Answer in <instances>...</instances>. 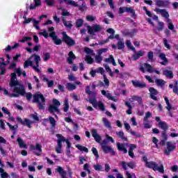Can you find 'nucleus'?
<instances>
[{"label":"nucleus","mask_w":178,"mask_h":178,"mask_svg":"<svg viewBox=\"0 0 178 178\" xmlns=\"http://www.w3.org/2000/svg\"><path fill=\"white\" fill-rule=\"evenodd\" d=\"M65 27H66L67 29H72V27H73V24H72L71 21H66V19L63 17L61 19Z\"/></svg>","instance_id":"nucleus-25"},{"label":"nucleus","mask_w":178,"mask_h":178,"mask_svg":"<svg viewBox=\"0 0 178 178\" xmlns=\"http://www.w3.org/2000/svg\"><path fill=\"white\" fill-rule=\"evenodd\" d=\"M102 149L103 150L104 154H108V152H111L113 155H116V152L112 149V147L111 146L108 145V140H104L100 143Z\"/></svg>","instance_id":"nucleus-7"},{"label":"nucleus","mask_w":178,"mask_h":178,"mask_svg":"<svg viewBox=\"0 0 178 178\" xmlns=\"http://www.w3.org/2000/svg\"><path fill=\"white\" fill-rule=\"evenodd\" d=\"M149 91L150 92V98L152 99H154V101H158V98L155 95H158V90L154 88H150L149 89Z\"/></svg>","instance_id":"nucleus-18"},{"label":"nucleus","mask_w":178,"mask_h":178,"mask_svg":"<svg viewBox=\"0 0 178 178\" xmlns=\"http://www.w3.org/2000/svg\"><path fill=\"white\" fill-rule=\"evenodd\" d=\"M104 62L107 63H112L113 66H116V62H115V58H113V56L111 55L108 58H105Z\"/></svg>","instance_id":"nucleus-34"},{"label":"nucleus","mask_w":178,"mask_h":178,"mask_svg":"<svg viewBox=\"0 0 178 178\" xmlns=\"http://www.w3.org/2000/svg\"><path fill=\"white\" fill-rule=\"evenodd\" d=\"M154 83H156V84L159 87H161V88H163V86H165V84H166V81H165L163 79H156Z\"/></svg>","instance_id":"nucleus-27"},{"label":"nucleus","mask_w":178,"mask_h":178,"mask_svg":"<svg viewBox=\"0 0 178 178\" xmlns=\"http://www.w3.org/2000/svg\"><path fill=\"white\" fill-rule=\"evenodd\" d=\"M147 58L150 62H154L155 60H154V52L152 51H149L147 53Z\"/></svg>","instance_id":"nucleus-52"},{"label":"nucleus","mask_w":178,"mask_h":178,"mask_svg":"<svg viewBox=\"0 0 178 178\" xmlns=\"http://www.w3.org/2000/svg\"><path fill=\"white\" fill-rule=\"evenodd\" d=\"M56 137H57V138H58L57 140V143L58 144H62V143H65V141L66 142L67 139L65 138V137H63L61 134H58L56 135Z\"/></svg>","instance_id":"nucleus-35"},{"label":"nucleus","mask_w":178,"mask_h":178,"mask_svg":"<svg viewBox=\"0 0 178 178\" xmlns=\"http://www.w3.org/2000/svg\"><path fill=\"white\" fill-rule=\"evenodd\" d=\"M92 136L95 138L96 143H101V136L98 134V132L97 131V129H93L91 130Z\"/></svg>","instance_id":"nucleus-17"},{"label":"nucleus","mask_w":178,"mask_h":178,"mask_svg":"<svg viewBox=\"0 0 178 178\" xmlns=\"http://www.w3.org/2000/svg\"><path fill=\"white\" fill-rule=\"evenodd\" d=\"M65 87L68 91H73V90H76V88H77V86L72 83H67Z\"/></svg>","instance_id":"nucleus-31"},{"label":"nucleus","mask_w":178,"mask_h":178,"mask_svg":"<svg viewBox=\"0 0 178 178\" xmlns=\"http://www.w3.org/2000/svg\"><path fill=\"white\" fill-rule=\"evenodd\" d=\"M1 178H10V175L8 172H5L4 169H1Z\"/></svg>","instance_id":"nucleus-44"},{"label":"nucleus","mask_w":178,"mask_h":178,"mask_svg":"<svg viewBox=\"0 0 178 178\" xmlns=\"http://www.w3.org/2000/svg\"><path fill=\"white\" fill-rule=\"evenodd\" d=\"M116 136H118V137H119V138H121V140H122V141H127V137H126L124 136V133L123 131H117Z\"/></svg>","instance_id":"nucleus-28"},{"label":"nucleus","mask_w":178,"mask_h":178,"mask_svg":"<svg viewBox=\"0 0 178 178\" xmlns=\"http://www.w3.org/2000/svg\"><path fill=\"white\" fill-rule=\"evenodd\" d=\"M96 17L93 15H87L86 16V20L88 22H94L95 20Z\"/></svg>","instance_id":"nucleus-63"},{"label":"nucleus","mask_w":178,"mask_h":178,"mask_svg":"<svg viewBox=\"0 0 178 178\" xmlns=\"http://www.w3.org/2000/svg\"><path fill=\"white\" fill-rule=\"evenodd\" d=\"M124 126L127 130V131H129V133H130L132 136H134V137H136V138H139V137H141V136L140 135V134H137V132L130 129H131V127H130V124L127 122H124Z\"/></svg>","instance_id":"nucleus-14"},{"label":"nucleus","mask_w":178,"mask_h":178,"mask_svg":"<svg viewBox=\"0 0 178 178\" xmlns=\"http://www.w3.org/2000/svg\"><path fill=\"white\" fill-rule=\"evenodd\" d=\"M166 147L167 148L164 150V154L165 155L169 156L170 155V152L176 149V143L172 142H167Z\"/></svg>","instance_id":"nucleus-10"},{"label":"nucleus","mask_w":178,"mask_h":178,"mask_svg":"<svg viewBox=\"0 0 178 178\" xmlns=\"http://www.w3.org/2000/svg\"><path fill=\"white\" fill-rule=\"evenodd\" d=\"M42 58L44 62H47L51 59V54L49 52L44 51Z\"/></svg>","instance_id":"nucleus-32"},{"label":"nucleus","mask_w":178,"mask_h":178,"mask_svg":"<svg viewBox=\"0 0 178 178\" xmlns=\"http://www.w3.org/2000/svg\"><path fill=\"white\" fill-rule=\"evenodd\" d=\"M68 58H67V61L69 63V65L73 64V60L76 59V56L74 54H73V51H70L68 54Z\"/></svg>","instance_id":"nucleus-23"},{"label":"nucleus","mask_w":178,"mask_h":178,"mask_svg":"<svg viewBox=\"0 0 178 178\" xmlns=\"http://www.w3.org/2000/svg\"><path fill=\"white\" fill-rule=\"evenodd\" d=\"M92 152L95 155V156L96 157V159H98V158H99V154H98V150H97V148L92 147Z\"/></svg>","instance_id":"nucleus-60"},{"label":"nucleus","mask_w":178,"mask_h":178,"mask_svg":"<svg viewBox=\"0 0 178 178\" xmlns=\"http://www.w3.org/2000/svg\"><path fill=\"white\" fill-rule=\"evenodd\" d=\"M39 35H44V38H48L49 37H50L51 38H52L56 45L62 44L61 39L56 36V33L55 32H51L49 35H48V32L44 30L42 32L39 33Z\"/></svg>","instance_id":"nucleus-3"},{"label":"nucleus","mask_w":178,"mask_h":178,"mask_svg":"<svg viewBox=\"0 0 178 178\" xmlns=\"http://www.w3.org/2000/svg\"><path fill=\"white\" fill-rule=\"evenodd\" d=\"M103 77H104V83H105V86L108 88L109 87V80L108 79V78L106 77V74H103Z\"/></svg>","instance_id":"nucleus-61"},{"label":"nucleus","mask_w":178,"mask_h":178,"mask_svg":"<svg viewBox=\"0 0 178 178\" xmlns=\"http://www.w3.org/2000/svg\"><path fill=\"white\" fill-rule=\"evenodd\" d=\"M156 55H158L159 58L163 60L160 64L163 66H166L168 63H169V60L166 58V54L161 51V50H158Z\"/></svg>","instance_id":"nucleus-11"},{"label":"nucleus","mask_w":178,"mask_h":178,"mask_svg":"<svg viewBox=\"0 0 178 178\" xmlns=\"http://www.w3.org/2000/svg\"><path fill=\"white\" fill-rule=\"evenodd\" d=\"M58 10H62L61 16H71L70 13H69V11L65 8H58Z\"/></svg>","instance_id":"nucleus-39"},{"label":"nucleus","mask_w":178,"mask_h":178,"mask_svg":"<svg viewBox=\"0 0 178 178\" xmlns=\"http://www.w3.org/2000/svg\"><path fill=\"white\" fill-rule=\"evenodd\" d=\"M76 147L78 148V149H79V151H82L83 152H88V149L86 147L81 145H76Z\"/></svg>","instance_id":"nucleus-50"},{"label":"nucleus","mask_w":178,"mask_h":178,"mask_svg":"<svg viewBox=\"0 0 178 178\" xmlns=\"http://www.w3.org/2000/svg\"><path fill=\"white\" fill-rule=\"evenodd\" d=\"M108 48H103V49H99L97 50V55H102V54H106L108 52Z\"/></svg>","instance_id":"nucleus-48"},{"label":"nucleus","mask_w":178,"mask_h":178,"mask_svg":"<svg viewBox=\"0 0 178 178\" xmlns=\"http://www.w3.org/2000/svg\"><path fill=\"white\" fill-rule=\"evenodd\" d=\"M163 76H165L167 79H173V72L170 70H165L163 71Z\"/></svg>","instance_id":"nucleus-26"},{"label":"nucleus","mask_w":178,"mask_h":178,"mask_svg":"<svg viewBox=\"0 0 178 178\" xmlns=\"http://www.w3.org/2000/svg\"><path fill=\"white\" fill-rule=\"evenodd\" d=\"M31 59L33 58V60L35 63L36 65L35 67H38L40 66V62L41 61V57H40V56L37 55V54H33L31 56Z\"/></svg>","instance_id":"nucleus-22"},{"label":"nucleus","mask_w":178,"mask_h":178,"mask_svg":"<svg viewBox=\"0 0 178 178\" xmlns=\"http://www.w3.org/2000/svg\"><path fill=\"white\" fill-rule=\"evenodd\" d=\"M102 122H104V126L107 127V129H111L112 127L111 126V122L109 120H108V119L103 118Z\"/></svg>","instance_id":"nucleus-42"},{"label":"nucleus","mask_w":178,"mask_h":178,"mask_svg":"<svg viewBox=\"0 0 178 178\" xmlns=\"http://www.w3.org/2000/svg\"><path fill=\"white\" fill-rule=\"evenodd\" d=\"M167 23L168 24V29L169 30H173L175 29V25L172 23V20L170 19H168Z\"/></svg>","instance_id":"nucleus-59"},{"label":"nucleus","mask_w":178,"mask_h":178,"mask_svg":"<svg viewBox=\"0 0 178 178\" xmlns=\"http://www.w3.org/2000/svg\"><path fill=\"white\" fill-rule=\"evenodd\" d=\"M117 47L118 49H123L124 48V40L123 39H119Z\"/></svg>","instance_id":"nucleus-38"},{"label":"nucleus","mask_w":178,"mask_h":178,"mask_svg":"<svg viewBox=\"0 0 178 178\" xmlns=\"http://www.w3.org/2000/svg\"><path fill=\"white\" fill-rule=\"evenodd\" d=\"M129 149L128 154L131 156V158H134V153L133 152V151H134V149L137 148V145L134 144H131L129 145Z\"/></svg>","instance_id":"nucleus-24"},{"label":"nucleus","mask_w":178,"mask_h":178,"mask_svg":"<svg viewBox=\"0 0 178 178\" xmlns=\"http://www.w3.org/2000/svg\"><path fill=\"white\" fill-rule=\"evenodd\" d=\"M10 87H14L13 92L10 94V97H13L14 98H17V97H24L26 95V99L30 101L31 98H33V95L30 92L26 93L24 90V87L22 85L19 81H17V78H16V74H11V79H10Z\"/></svg>","instance_id":"nucleus-1"},{"label":"nucleus","mask_w":178,"mask_h":178,"mask_svg":"<svg viewBox=\"0 0 178 178\" xmlns=\"http://www.w3.org/2000/svg\"><path fill=\"white\" fill-rule=\"evenodd\" d=\"M117 147H118V149H119V151H123V152H124V154H127V149H126V147H124V144L118 143Z\"/></svg>","instance_id":"nucleus-29"},{"label":"nucleus","mask_w":178,"mask_h":178,"mask_svg":"<svg viewBox=\"0 0 178 178\" xmlns=\"http://www.w3.org/2000/svg\"><path fill=\"white\" fill-rule=\"evenodd\" d=\"M158 126L160 127V129H162V130H168V129H169L168 124H166L165 122H159Z\"/></svg>","instance_id":"nucleus-37"},{"label":"nucleus","mask_w":178,"mask_h":178,"mask_svg":"<svg viewBox=\"0 0 178 178\" xmlns=\"http://www.w3.org/2000/svg\"><path fill=\"white\" fill-rule=\"evenodd\" d=\"M154 10L156 12V13H159L160 15H161L163 17L167 19V20L168 19H169V13L168 12V10H166V9H161L156 8Z\"/></svg>","instance_id":"nucleus-15"},{"label":"nucleus","mask_w":178,"mask_h":178,"mask_svg":"<svg viewBox=\"0 0 178 178\" xmlns=\"http://www.w3.org/2000/svg\"><path fill=\"white\" fill-rule=\"evenodd\" d=\"M134 33H136V31L134 30H132L131 31H129L127 30L122 31V34H124V35H129V37H133L134 35Z\"/></svg>","instance_id":"nucleus-40"},{"label":"nucleus","mask_w":178,"mask_h":178,"mask_svg":"<svg viewBox=\"0 0 178 178\" xmlns=\"http://www.w3.org/2000/svg\"><path fill=\"white\" fill-rule=\"evenodd\" d=\"M88 101L90 102V104H92V105L94 108H97V104L98 102H97V99L95 98H90V99H89Z\"/></svg>","instance_id":"nucleus-53"},{"label":"nucleus","mask_w":178,"mask_h":178,"mask_svg":"<svg viewBox=\"0 0 178 178\" xmlns=\"http://www.w3.org/2000/svg\"><path fill=\"white\" fill-rule=\"evenodd\" d=\"M17 121L19 122V123H21V124H22L23 126H26L27 127H29V129H31V124L34 123V122L27 118H25L23 120V119H22V118L20 117H17Z\"/></svg>","instance_id":"nucleus-12"},{"label":"nucleus","mask_w":178,"mask_h":178,"mask_svg":"<svg viewBox=\"0 0 178 178\" xmlns=\"http://www.w3.org/2000/svg\"><path fill=\"white\" fill-rule=\"evenodd\" d=\"M143 124L145 129H151V127H152V126L149 124V121L148 120H143Z\"/></svg>","instance_id":"nucleus-56"},{"label":"nucleus","mask_w":178,"mask_h":178,"mask_svg":"<svg viewBox=\"0 0 178 178\" xmlns=\"http://www.w3.org/2000/svg\"><path fill=\"white\" fill-rule=\"evenodd\" d=\"M67 2L68 5H71L72 6H74L75 8H77V6H79V4H77V3H76V1L73 0H67Z\"/></svg>","instance_id":"nucleus-58"},{"label":"nucleus","mask_w":178,"mask_h":178,"mask_svg":"<svg viewBox=\"0 0 178 178\" xmlns=\"http://www.w3.org/2000/svg\"><path fill=\"white\" fill-rule=\"evenodd\" d=\"M84 23V21L83 20V19H76L75 24H76V27H77V29L82 27L83 24Z\"/></svg>","instance_id":"nucleus-43"},{"label":"nucleus","mask_w":178,"mask_h":178,"mask_svg":"<svg viewBox=\"0 0 178 178\" xmlns=\"http://www.w3.org/2000/svg\"><path fill=\"white\" fill-rule=\"evenodd\" d=\"M139 70L142 73H145V72H148V73H156V74H161V72L156 70L152 67V66L147 63H144L143 65H140L139 67Z\"/></svg>","instance_id":"nucleus-5"},{"label":"nucleus","mask_w":178,"mask_h":178,"mask_svg":"<svg viewBox=\"0 0 178 178\" xmlns=\"http://www.w3.org/2000/svg\"><path fill=\"white\" fill-rule=\"evenodd\" d=\"M102 59H103L102 57L99 54H97L95 57L96 63H101L102 62Z\"/></svg>","instance_id":"nucleus-57"},{"label":"nucleus","mask_w":178,"mask_h":178,"mask_svg":"<svg viewBox=\"0 0 178 178\" xmlns=\"http://www.w3.org/2000/svg\"><path fill=\"white\" fill-rule=\"evenodd\" d=\"M63 111L67 112L69 111V99H65L63 104Z\"/></svg>","instance_id":"nucleus-45"},{"label":"nucleus","mask_w":178,"mask_h":178,"mask_svg":"<svg viewBox=\"0 0 178 178\" xmlns=\"http://www.w3.org/2000/svg\"><path fill=\"white\" fill-rule=\"evenodd\" d=\"M134 51H135V54L132 56L134 60H138V59H140L141 56H144V55H145V51H144L140 50L138 51H136L135 50Z\"/></svg>","instance_id":"nucleus-19"},{"label":"nucleus","mask_w":178,"mask_h":178,"mask_svg":"<svg viewBox=\"0 0 178 178\" xmlns=\"http://www.w3.org/2000/svg\"><path fill=\"white\" fill-rule=\"evenodd\" d=\"M31 149H36L38 152H42V146L40 143H36V146L31 145Z\"/></svg>","instance_id":"nucleus-36"},{"label":"nucleus","mask_w":178,"mask_h":178,"mask_svg":"<svg viewBox=\"0 0 178 178\" xmlns=\"http://www.w3.org/2000/svg\"><path fill=\"white\" fill-rule=\"evenodd\" d=\"M131 83L133 86H134V87H138L139 88H144L147 87V84H145V83L140 82L138 81H132Z\"/></svg>","instance_id":"nucleus-21"},{"label":"nucleus","mask_w":178,"mask_h":178,"mask_svg":"<svg viewBox=\"0 0 178 178\" xmlns=\"http://www.w3.org/2000/svg\"><path fill=\"white\" fill-rule=\"evenodd\" d=\"M97 106L100 111H105V105H104V103H102V102H97Z\"/></svg>","instance_id":"nucleus-54"},{"label":"nucleus","mask_w":178,"mask_h":178,"mask_svg":"<svg viewBox=\"0 0 178 178\" xmlns=\"http://www.w3.org/2000/svg\"><path fill=\"white\" fill-rule=\"evenodd\" d=\"M156 6L159 8H166L170 3L168 1L155 0Z\"/></svg>","instance_id":"nucleus-20"},{"label":"nucleus","mask_w":178,"mask_h":178,"mask_svg":"<svg viewBox=\"0 0 178 178\" xmlns=\"http://www.w3.org/2000/svg\"><path fill=\"white\" fill-rule=\"evenodd\" d=\"M84 51H85L86 54H87L89 56L90 55H95V54L94 53V50H92L88 47H85Z\"/></svg>","instance_id":"nucleus-51"},{"label":"nucleus","mask_w":178,"mask_h":178,"mask_svg":"<svg viewBox=\"0 0 178 178\" xmlns=\"http://www.w3.org/2000/svg\"><path fill=\"white\" fill-rule=\"evenodd\" d=\"M102 95H104V97H106V98H108V99H110V101H113L114 102H118V99L115 98V97L112 96V95H111V93L106 92V90H102L101 91Z\"/></svg>","instance_id":"nucleus-16"},{"label":"nucleus","mask_w":178,"mask_h":178,"mask_svg":"<svg viewBox=\"0 0 178 178\" xmlns=\"http://www.w3.org/2000/svg\"><path fill=\"white\" fill-rule=\"evenodd\" d=\"M49 122L50 124H51V127H55V126H56V120L51 116L49 117Z\"/></svg>","instance_id":"nucleus-49"},{"label":"nucleus","mask_w":178,"mask_h":178,"mask_svg":"<svg viewBox=\"0 0 178 178\" xmlns=\"http://www.w3.org/2000/svg\"><path fill=\"white\" fill-rule=\"evenodd\" d=\"M62 34H63L62 40L63 42L67 44L68 47H73L76 45V41H74V40H73L72 38L67 35V34H66V32H63Z\"/></svg>","instance_id":"nucleus-8"},{"label":"nucleus","mask_w":178,"mask_h":178,"mask_svg":"<svg viewBox=\"0 0 178 178\" xmlns=\"http://www.w3.org/2000/svg\"><path fill=\"white\" fill-rule=\"evenodd\" d=\"M126 45L131 51H136V48H134V47H133V45H131V42H130V40H127Z\"/></svg>","instance_id":"nucleus-55"},{"label":"nucleus","mask_w":178,"mask_h":178,"mask_svg":"<svg viewBox=\"0 0 178 178\" xmlns=\"http://www.w3.org/2000/svg\"><path fill=\"white\" fill-rule=\"evenodd\" d=\"M93 168L95 169V170H97L98 172L102 170V165H101L100 164L97 163L96 165H93Z\"/></svg>","instance_id":"nucleus-62"},{"label":"nucleus","mask_w":178,"mask_h":178,"mask_svg":"<svg viewBox=\"0 0 178 178\" xmlns=\"http://www.w3.org/2000/svg\"><path fill=\"white\" fill-rule=\"evenodd\" d=\"M35 4H31L30 6V9L31 10H33L34 9H35L36 8H38V6H41V0H33Z\"/></svg>","instance_id":"nucleus-30"},{"label":"nucleus","mask_w":178,"mask_h":178,"mask_svg":"<svg viewBox=\"0 0 178 178\" xmlns=\"http://www.w3.org/2000/svg\"><path fill=\"white\" fill-rule=\"evenodd\" d=\"M31 66L35 72H40V70L33 64V61H31V58H29L27 60H26L24 63V69H27L28 67Z\"/></svg>","instance_id":"nucleus-13"},{"label":"nucleus","mask_w":178,"mask_h":178,"mask_svg":"<svg viewBox=\"0 0 178 178\" xmlns=\"http://www.w3.org/2000/svg\"><path fill=\"white\" fill-rule=\"evenodd\" d=\"M60 106V102L58 101L56 99H53V104H50L49 106V112L52 113L56 118V119H58V115H56L54 112H56L57 113H60V110H59V107Z\"/></svg>","instance_id":"nucleus-4"},{"label":"nucleus","mask_w":178,"mask_h":178,"mask_svg":"<svg viewBox=\"0 0 178 178\" xmlns=\"http://www.w3.org/2000/svg\"><path fill=\"white\" fill-rule=\"evenodd\" d=\"M146 168H149V169H152L154 171H158L160 173H165V170L163 169V165H161L158 167V163H155L154 161H149L147 162L145 164Z\"/></svg>","instance_id":"nucleus-6"},{"label":"nucleus","mask_w":178,"mask_h":178,"mask_svg":"<svg viewBox=\"0 0 178 178\" xmlns=\"http://www.w3.org/2000/svg\"><path fill=\"white\" fill-rule=\"evenodd\" d=\"M33 102H35L38 105V109L43 111L45 109V97L40 92L33 95Z\"/></svg>","instance_id":"nucleus-2"},{"label":"nucleus","mask_w":178,"mask_h":178,"mask_svg":"<svg viewBox=\"0 0 178 178\" xmlns=\"http://www.w3.org/2000/svg\"><path fill=\"white\" fill-rule=\"evenodd\" d=\"M134 33H136V31L134 30H132L131 31H129L127 30L122 31V34H124V35H129V37H133L134 35Z\"/></svg>","instance_id":"nucleus-41"},{"label":"nucleus","mask_w":178,"mask_h":178,"mask_svg":"<svg viewBox=\"0 0 178 178\" xmlns=\"http://www.w3.org/2000/svg\"><path fill=\"white\" fill-rule=\"evenodd\" d=\"M164 24L163 22H159V27L156 29L159 31H162L163 30Z\"/></svg>","instance_id":"nucleus-64"},{"label":"nucleus","mask_w":178,"mask_h":178,"mask_svg":"<svg viewBox=\"0 0 178 178\" xmlns=\"http://www.w3.org/2000/svg\"><path fill=\"white\" fill-rule=\"evenodd\" d=\"M124 11L127 13H132V15H136V11L131 7H124Z\"/></svg>","instance_id":"nucleus-46"},{"label":"nucleus","mask_w":178,"mask_h":178,"mask_svg":"<svg viewBox=\"0 0 178 178\" xmlns=\"http://www.w3.org/2000/svg\"><path fill=\"white\" fill-rule=\"evenodd\" d=\"M86 62L89 65H92L94 63V58H92L90 56L87 55L85 58Z\"/></svg>","instance_id":"nucleus-47"},{"label":"nucleus","mask_w":178,"mask_h":178,"mask_svg":"<svg viewBox=\"0 0 178 178\" xmlns=\"http://www.w3.org/2000/svg\"><path fill=\"white\" fill-rule=\"evenodd\" d=\"M102 30V26L99 24H95L92 26H88V33L90 34V35H95V33H99Z\"/></svg>","instance_id":"nucleus-9"},{"label":"nucleus","mask_w":178,"mask_h":178,"mask_svg":"<svg viewBox=\"0 0 178 178\" xmlns=\"http://www.w3.org/2000/svg\"><path fill=\"white\" fill-rule=\"evenodd\" d=\"M17 141L20 148L27 149V145H26V143H24V140H23V139H22L21 138H18L17 139Z\"/></svg>","instance_id":"nucleus-33"}]
</instances>
